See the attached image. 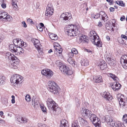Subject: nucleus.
I'll return each instance as SVG.
<instances>
[{
    "label": "nucleus",
    "instance_id": "1",
    "mask_svg": "<svg viewBox=\"0 0 127 127\" xmlns=\"http://www.w3.org/2000/svg\"><path fill=\"white\" fill-rule=\"evenodd\" d=\"M66 32L68 35L69 36H75L79 34L78 38L79 42H86V36L84 34H79L81 31V28L79 25H76L73 24L68 25L66 27Z\"/></svg>",
    "mask_w": 127,
    "mask_h": 127
},
{
    "label": "nucleus",
    "instance_id": "2",
    "mask_svg": "<svg viewBox=\"0 0 127 127\" xmlns=\"http://www.w3.org/2000/svg\"><path fill=\"white\" fill-rule=\"evenodd\" d=\"M5 58L8 60L13 61L12 63H9L8 66L9 67L13 69H16L19 63V60L17 57L10 52L6 53L5 55Z\"/></svg>",
    "mask_w": 127,
    "mask_h": 127
},
{
    "label": "nucleus",
    "instance_id": "3",
    "mask_svg": "<svg viewBox=\"0 0 127 127\" xmlns=\"http://www.w3.org/2000/svg\"><path fill=\"white\" fill-rule=\"evenodd\" d=\"M89 35L91 41L93 43L98 47L102 46V42L95 31H91Z\"/></svg>",
    "mask_w": 127,
    "mask_h": 127
},
{
    "label": "nucleus",
    "instance_id": "4",
    "mask_svg": "<svg viewBox=\"0 0 127 127\" xmlns=\"http://www.w3.org/2000/svg\"><path fill=\"white\" fill-rule=\"evenodd\" d=\"M47 89L50 92L55 94L59 91L60 88L53 81H49L48 83Z\"/></svg>",
    "mask_w": 127,
    "mask_h": 127
},
{
    "label": "nucleus",
    "instance_id": "5",
    "mask_svg": "<svg viewBox=\"0 0 127 127\" xmlns=\"http://www.w3.org/2000/svg\"><path fill=\"white\" fill-rule=\"evenodd\" d=\"M23 79V77L20 75L16 74L13 75L10 79L11 84L15 86H16L17 85L20 84L22 82Z\"/></svg>",
    "mask_w": 127,
    "mask_h": 127
},
{
    "label": "nucleus",
    "instance_id": "6",
    "mask_svg": "<svg viewBox=\"0 0 127 127\" xmlns=\"http://www.w3.org/2000/svg\"><path fill=\"white\" fill-rule=\"evenodd\" d=\"M107 75L108 76L112 78L115 82H117L118 81V79L115 75L111 73H108ZM115 86V88H114L113 87H112V88L114 89V90L115 91L119 90L121 87V84L118 83L116 82Z\"/></svg>",
    "mask_w": 127,
    "mask_h": 127
},
{
    "label": "nucleus",
    "instance_id": "7",
    "mask_svg": "<svg viewBox=\"0 0 127 127\" xmlns=\"http://www.w3.org/2000/svg\"><path fill=\"white\" fill-rule=\"evenodd\" d=\"M13 42L15 45L18 47L24 46L25 47L27 46L26 43L24 42L23 40L21 39H14L13 41Z\"/></svg>",
    "mask_w": 127,
    "mask_h": 127
},
{
    "label": "nucleus",
    "instance_id": "8",
    "mask_svg": "<svg viewBox=\"0 0 127 127\" xmlns=\"http://www.w3.org/2000/svg\"><path fill=\"white\" fill-rule=\"evenodd\" d=\"M42 74L46 76L47 78H50L53 74V72L49 69H44L41 71Z\"/></svg>",
    "mask_w": 127,
    "mask_h": 127
},
{
    "label": "nucleus",
    "instance_id": "9",
    "mask_svg": "<svg viewBox=\"0 0 127 127\" xmlns=\"http://www.w3.org/2000/svg\"><path fill=\"white\" fill-rule=\"evenodd\" d=\"M104 122L105 121L107 123L108 125L114 127L115 126L116 122L113 118L110 117L108 116H106L104 117Z\"/></svg>",
    "mask_w": 127,
    "mask_h": 127
},
{
    "label": "nucleus",
    "instance_id": "10",
    "mask_svg": "<svg viewBox=\"0 0 127 127\" xmlns=\"http://www.w3.org/2000/svg\"><path fill=\"white\" fill-rule=\"evenodd\" d=\"M59 45L57 43H56L55 45L54 46V48L55 49L54 53L57 56H60V54H61L62 51V49L60 47Z\"/></svg>",
    "mask_w": 127,
    "mask_h": 127
},
{
    "label": "nucleus",
    "instance_id": "11",
    "mask_svg": "<svg viewBox=\"0 0 127 127\" xmlns=\"http://www.w3.org/2000/svg\"><path fill=\"white\" fill-rule=\"evenodd\" d=\"M34 41V44L35 47L37 50L39 51V53H41V54H42V52L41 49L42 46L40 43V41L36 39H35Z\"/></svg>",
    "mask_w": 127,
    "mask_h": 127
},
{
    "label": "nucleus",
    "instance_id": "12",
    "mask_svg": "<svg viewBox=\"0 0 127 127\" xmlns=\"http://www.w3.org/2000/svg\"><path fill=\"white\" fill-rule=\"evenodd\" d=\"M53 11L52 6L50 5H48L45 12L46 16L48 17L50 16L53 14Z\"/></svg>",
    "mask_w": 127,
    "mask_h": 127
},
{
    "label": "nucleus",
    "instance_id": "13",
    "mask_svg": "<svg viewBox=\"0 0 127 127\" xmlns=\"http://www.w3.org/2000/svg\"><path fill=\"white\" fill-rule=\"evenodd\" d=\"M109 56H107L105 55V58L106 59V60L107 63L109 65L111 66L114 65L116 63V61L113 59H111L110 57V53H108Z\"/></svg>",
    "mask_w": 127,
    "mask_h": 127
},
{
    "label": "nucleus",
    "instance_id": "14",
    "mask_svg": "<svg viewBox=\"0 0 127 127\" xmlns=\"http://www.w3.org/2000/svg\"><path fill=\"white\" fill-rule=\"evenodd\" d=\"M70 15V14L68 12L63 13L60 16V19L62 20H68L71 18Z\"/></svg>",
    "mask_w": 127,
    "mask_h": 127
},
{
    "label": "nucleus",
    "instance_id": "15",
    "mask_svg": "<svg viewBox=\"0 0 127 127\" xmlns=\"http://www.w3.org/2000/svg\"><path fill=\"white\" fill-rule=\"evenodd\" d=\"M103 98L108 100H111L112 99V97L110 95L109 93L105 92L101 94Z\"/></svg>",
    "mask_w": 127,
    "mask_h": 127
},
{
    "label": "nucleus",
    "instance_id": "16",
    "mask_svg": "<svg viewBox=\"0 0 127 127\" xmlns=\"http://www.w3.org/2000/svg\"><path fill=\"white\" fill-rule=\"evenodd\" d=\"M100 69L102 70H104L107 67V64L103 60H101L100 61V63L99 65Z\"/></svg>",
    "mask_w": 127,
    "mask_h": 127
},
{
    "label": "nucleus",
    "instance_id": "17",
    "mask_svg": "<svg viewBox=\"0 0 127 127\" xmlns=\"http://www.w3.org/2000/svg\"><path fill=\"white\" fill-rule=\"evenodd\" d=\"M99 16H101L102 20L104 21L105 22V21H106L108 19V16H107L106 14L104 11H101L100 12L99 14Z\"/></svg>",
    "mask_w": 127,
    "mask_h": 127
},
{
    "label": "nucleus",
    "instance_id": "18",
    "mask_svg": "<svg viewBox=\"0 0 127 127\" xmlns=\"http://www.w3.org/2000/svg\"><path fill=\"white\" fill-rule=\"evenodd\" d=\"M94 81L96 83H99L102 81V77L100 76H95L93 77Z\"/></svg>",
    "mask_w": 127,
    "mask_h": 127
},
{
    "label": "nucleus",
    "instance_id": "19",
    "mask_svg": "<svg viewBox=\"0 0 127 127\" xmlns=\"http://www.w3.org/2000/svg\"><path fill=\"white\" fill-rule=\"evenodd\" d=\"M52 111H51L50 112L52 114H56V113L59 114L61 112V109L58 107V105Z\"/></svg>",
    "mask_w": 127,
    "mask_h": 127
},
{
    "label": "nucleus",
    "instance_id": "20",
    "mask_svg": "<svg viewBox=\"0 0 127 127\" xmlns=\"http://www.w3.org/2000/svg\"><path fill=\"white\" fill-rule=\"evenodd\" d=\"M21 47H17L15 49H16L15 53H16L17 55H19L21 53H23L24 52V50Z\"/></svg>",
    "mask_w": 127,
    "mask_h": 127
},
{
    "label": "nucleus",
    "instance_id": "21",
    "mask_svg": "<svg viewBox=\"0 0 127 127\" xmlns=\"http://www.w3.org/2000/svg\"><path fill=\"white\" fill-rule=\"evenodd\" d=\"M78 53L77 50L75 48H73L71 50V52L69 53V56L71 57H73L74 55L77 54Z\"/></svg>",
    "mask_w": 127,
    "mask_h": 127
},
{
    "label": "nucleus",
    "instance_id": "22",
    "mask_svg": "<svg viewBox=\"0 0 127 127\" xmlns=\"http://www.w3.org/2000/svg\"><path fill=\"white\" fill-rule=\"evenodd\" d=\"M68 122L65 119L62 120L61 121L60 127H67Z\"/></svg>",
    "mask_w": 127,
    "mask_h": 127
},
{
    "label": "nucleus",
    "instance_id": "23",
    "mask_svg": "<svg viewBox=\"0 0 127 127\" xmlns=\"http://www.w3.org/2000/svg\"><path fill=\"white\" fill-rule=\"evenodd\" d=\"M68 67V66L62 64L60 66L59 69L62 72L65 73Z\"/></svg>",
    "mask_w": 127,
    "mask_h": 127
},
{
    "label": "nucleus",
    "instance_id": "24",
    "mask_svg": "<svg viewBox=\"0 0 127 127\" xmlns=\"http://www.w3.org/2000/svg\"><path fill=\"white\" fill-rule=\"evenodd\" d=\"M72 57H69L67 61L69 64L72 65V66L75 67L76 65V62L74 60L72 59Z\"/></svg>",
    "mask_w": 127,
    "mask_h": 127
},
{
    "label": "nucleus",
    "instance_id": "25",
    "mask_svg": "<svg viewBox=\"0 0 127 127\" xmlns=\"http://www.w3.org/2000/svg\"><path fill=\"white\" fill-rule=\"evenodd\" d=\"M17 46L14 44H10L9 47V50L12 53H15Z\"/></svg>",
    "mask_w": 127,
    "mask_h": 127
},
{
    "label": "nucleus",
    "instance_id": "26",
    "mask_svg": "<svg viewBox=\"0 0 127 127\" xmlns=\"http://www.w3.org/2000/svg\"><path fill=\"white\" fill-rule=\"evenodd\" d=\"M91 121L93 122V123L96 121L97 118L96 116L94 114H92L89 117Z\"/></svg>",
    "mask_w": 127,
    "mask_h": 127
},
{
    "label": "nucleus",
    "instance_id": "27",
    "mask_svg": "<svg viewBox=\"0 0 127 127\" xmlns=\"http://www.w3.org/2000/svg\"><path fill=\"white\" fill-rule=\"evenodd\" d=\"M7 13L2 11H0V19H5L6 16L7 15Z\"/></svg>",
    "mask_w": 127,
    "mask_h": 127
},
{
    "label": "nucleus",
    "instance_id": "28",
    "mask_svg": "<svg viewBox=\"0 0 127 127\" xmlns=\"http://www.w3.org/2000/svg\"><path fill=\"white\" fill-rule=\"evenodd\" d=\"M53 102H55L51 98H48L46 101L47 105L48 108L51 106V104L53 103Z\"/></svg>",
    "mask_w": 127,
    "mask_h": 127
},
{
    "label": "nucleus",
    "instance_id": "29",
    "mask_svg": "<svg viewBox=\"0 0 127 127\" xmlns=\"http://www.w3.org/2000/svg\"><path fill=\"white\" fill-rule=\"evenodd\" d=\"M18 2L17 0H12V4L13 8L15 10H16L18 8L17 3Z\"/></svg>",
    "mask_w": 127,
    "mask_h": 127
},
{
    "label": "nucleus",
    "instance_id": "30",
    "mask_svg": "<svg viewBox=\"0 0 127 127\" xmlns=\"http://www.w3.org/2000/svg\"><path fill=\"white\" fill-rule=\"evenodd\" d=\"M79 120L81 125L85 126L88 125V123L87 121L82 118H79Z\"/></svg>",
    "mask_w": 127,
    "mask_h": 127
},
{
    "label": "nucleus",
    "instance_id": "31",
    "mask_svg": "<svg viewBox=\"0 0 127 127\" xmlns=\"http://www.w3.org/2000/svg\"><path fill=\"white\" fill-rule=\"evenodd\" d=\"M95 127H101V122L99 119L97 118L96 121L93 123Z\"/></svg>",
    "mask_w": 127,
    "mask_h": 127
},
{
    "label": "nucleus",
    "instance_id": "32",
    "mask_svg": "<svg viewBox=\"0 0 127 127\" xmlns=\"http://www.w3.org/2000/svg\"><path fill=\"white\" fill-rule=\"evenodd\" d=\"M51 105V106H50L48 108L50 112L51 111H52L55 108L56 106L58 105L55 101L53 102V103H52Z\"/></svg>",
    "mask_w": 127,
    "mask_h": 127
},
{
    "label": "nucleus",
    "instance_id": "33",
    "mask_svg": "<svg viewBox=\"0 0 127 127\" xmlns=\"http://www.w3.org/2000/svg\"><path fill=\"white\" fill-rule=\"evenodd\" d=\"M50 38L54 40H56L58 38V37L56 35L53 33H50L49 34Z\"/></svg>",
    "mask_w": 127,
    "mask_h": 127
},
{
    "label": "nucleus",
    "instance_id": "34",
    "mask_svg": "<svg viewBox=\"0 0 127 127\" xmlns=\"http://www.w3.org/2000/svg\"><path fill=\"white\" fill-rule=\"evenodd\" d=\"M81 63L82 65L87 66L89 64V61L87 59H85L82 60Z\"/></svg>",
    "mask_w": 127,
    "mask_h": 127
},
{
    "label": "nucleus",
    "instance_id": "35",
    "mask_svg": "<svg viewBox=\"0 0 127 127\" xmlns=\"http://www.w3.org/2000/svg\"><path fill=\"white\" fill-rule=\"evenodd\" d=\"M87 109L84 108H82L81 109L80 111L81 114L82 116L84 117L86 116V110H87Z\"/></svg>",
    "mask_w": 127,
    "mask_h": 127
},
{
    "label": "nucleus",
    "instance_id": "36",
    "mask_svg": "<svg viewBox=\"0 0 127 127\" xmlns=\"http://www.w3.org/2000/svg\"><path fill=\"white\" fill-rule=\"evenodd\" d=\"M5 78L4 76H0V86L3 85L5 83Z\"/></svg>",
    "mask_w": 127,
    "mask_h": 127
},
{
    "label": "nucleus",
    "instance_id": "37",
    "mask_svg": "<svg viewBox=\"0 0 127 127\" xmlns=\"http://www.w3.org/2000/svg\"><path fill=\"white\" fill-rule=\"evenodd\" d=\"M32 105L34 107L39 105V102L37 98H34V100L33 98L32 99Z\"/></svg>",
    "mask_w": 127,
    "mask_h": 127
},
{
    "label": "nucleus",
    "instance_id": "38",
    "mask_svg": "<svg viewBox=\"0 0 127 127\" xmlns=\"http://www.w3.org/2000/svg\"><path fill=\"white\" fill-rule=\"evenodd\" d=\"M115 125V127H125L123 124L119 121H116Z\"/></svg>",
    "mask_w": 127,
    "mask_h": 127
},
{
    "label": "nucleus",
    "instance_id": "39",
    "mask_svg": "<svg viewBox=\"0 0 127 127\" xmlns=\"http://www.w3.org/2000/svg\"><path fill=\"white\" fill-rule=\"evenodd\" d=\"M127 62V56L125 55L121 57V63Z\"/></svg>",
    "mask_w": 127,
    "mask_h": 127
},
{
    "label": "nucleus",
    "instance_id": "40",
    "mask_svg": "<svg viewBox=\"0 0 127 127\" xmlns=\"http://www.w3.org/2000/svg\"><path fill=\"white\" fill-rule=\"evenodd\" d=\"M73 72V71L72 69L69 68H67V70L65 73L68 75H70L72 74Z\"/></svg>",
    "mask_w": 127,
    "mask_h": 127
},
{
    "label": "nucleus",
    "instance_id": "41",
    "mask_svg": "<svg viewBox=\"0 0 127 127\" xmlns=\"http://www.w3.org/2000/svg\"><path fill=\"white\" fill-rule=\"evenodd\" d=\"M117 98L119 101L124 99V97L123 95L121 94H119L117 95Z\"/></svg>",
    "mask_w": 127,
    "mask_h": 127
},
{
    "label": "nucleus",
    "instance_id": "42",
    "mask_svg": "<svg viewBox=\"0 0 127 127\" xmlns=\"http://www.w3.org/2000/svg\"><path fill=\"white\" fill-rule=\"evenodd\" d=\"M86 116H85V118H88L91 116L92 113V111L88 109L87 110H86Z\"/></svg>",
    "mask_w": 127,
    "mask_h": 127
},
{
    "label": "nucleus",
    "instance_id": "43",
    "mask_svg": "<svg viewBox=\"0 0 127 127\" xmlns=\"http://www.w3.org/2000/svg\"><path fill=\"white\" fill-rule=\"evenodd\" d=\"M7 21H10L12 20V17L9 15L8 13L6 16V18H5Z\"/></svg>",
    "mask_w": 127,
    "mask_h": 127
},
{
    "label": "nucleus",
    "instance_id": "44",
    "mask_svg": "<svg viewBox=\"0 0 127 127\" xmlns=\"http://www.w3.org/2000/svg\"><path fill=\"white\" fill-rule=\"evenodd\" d=\"M116 3L120 6L124 7L125 6V4L123 3V1H116Z\"/></svg>",
    "mask_w": 127,
    "mask_h": 127
},
{
    "label": "nucleus",
    "instance_id": "45",
    "mask_svg": "<svg viewBox=\"0 0 127 127\" xmlns=\"http://www.w3.org/2000/svg\"><path fill=\"white\" fill-rule=\"evenodd\" d=\"M72 127H79L78 122L76 121H74L72 123Z\"/></svg>",
    "mask_w": 127,
    "mask_h": 127
},
{
    "label": "nucleus",
    "instance_id": "46",
    "mask_svg": "<svg viewBox=\"0 0 127 127\" xmlns=\"http://www.w3.org/2000/svg\"><path fill=\"white\" fill-rule=\"evenodd\" d=\"M121 63L122 66L124 68L126 69H127V62Z\"/></svg>",
    "mask_w": 127,
    "mask_h": 127
},
{
    "label": "nucleus",
    "instance_id": "47",
    "mask_svg": "<svg viewBox=\"0 0 127 127\" xmlns=\"http://www.w3.org/2000/svg\"><path fill=\"white\" fill-rule=\"evenodd\" d=\"M25 99L27 102H29L31 101V99L30 95H26L25 97Z\"/></svg>",
    "mask_w": 127,
    "mask_h": 127
},
{
    "label": "nucleus",
    "instance_id": "48",
    "mask_svg": "<svg viewBox=\"0 0 127 127\" xmlns=\"http://www.w3.org/2000/svg\"><path fill=\"white\" fill-rule=\"evenodd\" d=\"M119 102L120 106L123 107L125 106V102L124 101V99L122 100L119 101Z\"/></svg>",
    "mask_w": 127,
    "mask_h": 127
},
{
    "label": "nucleus",
    "instance_id": "49",
    "mask_svg": "<svg viewBox=\"0 0 127 127\" xmlns=\"http://www.w3.org/2000/svg\"><path fill=\"white\" fill-rule=\"evenodd\" d=\"M2 102L4 104L7 106L8 104V99L6 98H4L2 100Z\"/></svg>",
    "mask_w": 127,
    "mask_h": 127
},
{
    "label": "nucleus",
    "instance_id": "50",
    "mask_svg": "<svg viewBox=\"0 0 127 127\" xmlns=\"http://www.w3.org/2000/svg\"><path fill=\"white\" fill-rule=\"evenodd\" d=\"M122 120L124 122L126 123H127V115H124L123 118Z\"/></svg>",
    "mask_w": 127,
    "mask_h": 127
},
{
    "label": "nucleus",
    "instance_id": "51",
    "mask_svg": "<svg viewBox=\"0 0 127 127\" xmlns=\"http://www.w3.org/2000/svg\"><path fill=\"white\" fill-rule=\"evenodd\" d=\"M28 119L25 117H21V122L26 123L27 122Z\"/></svg>",
    "mask_w": 127,
    "mask_h": 127
},
{
    "label": "nucleus",
    "instance_id": "52",
    "mask_svg": "<svg viewBox=\"0 0 127 127\" xmlns=\"http://www.w3.org/2000/svg\"><path fill=\"white\" fill-rule=\"evenodd\" d=\"M99 17V14H97L96 15L94 14H93L92 15V18L94 19H97Z\"/></svg>",
    "mask_w": 127,
    "mask_h": 127
},
{
    "label": "nucleus",
    "instance_id": "53",
    "mask_svg": "<svg viewBox=\"0 0 127 127\" xmlns=\"http://www.w3.org/2000/svg\"><path fill=\"white\" fill-rule=\"evenodd\" d=\"M75 100L76 101V105L78 107L79 106V99L77 98H76L75 99Z\"/></svg>",
    "mask_w": 127,
    "mask_h": 127
},
{
    "label": "nucleus",
    "instance_id": "54",
    "mask_svg": "<svg viewBox=\"0 0 127 127\" xmlns=\"http://www.w3.org/2000/svg\"><path fill=\"white\" fill-rule=\"evenodd\" d=\"M40 107L41 110L43 112H46V109L45 107L41 106Z\"/></svg>",
    "mask_w": 127,
    "mask_h": 127
},
{
    "label": "nucleus",
    "instance_id": "55",
    "mask_svg": "<svg viewBox=\"0 0 127 127\" xmlns=\"http://www.w3.org/2000/svg\"><path fill=\"white\" fill-rule=\"evenodd\" d=\"M27 22L29 24H31L34 23L32 21V20L30 19H28L27 20Z\"/></svg>",
    "mask_w": 127,
    "mask_h": 127
},
{
    "label": "nucleus",
    "instance_id": "56",
    "mask_svg": "<svg viewBox=\"0 0 127 127\" xmlns=\"http://www.w3.org/2000/svg\"><path fill=\"white\" fill-rule=\"evenodd\" d=\"M22 27L25 28H26L27 27L26 24L24 21L22 22Z\"/></svg>",
    "mask_w": 127,
    "mask_h": 127
},
{
    "label": "nucleus",
    "instance_id": "57",
    "mask_svg": "<svg viewBox=\"0 0 127 127\" xmlns=\"http://www.w3.org/2000/svg\"><path fill=\"white\" fill-rule=\"evenodd\" d=\"M5 38L3 34H0V40L2 41V40Z\"/></svg>",
    "mask_w": 127,
    "mask_h": 127
},
{
    "label": "nucleus",
    "instance_id": "58",
    "mask_svg": "<svg viewBox=\"0 0 127 127\" xmlns=\"http://www.w3.org/2000/svg\"><path fill=\"white\" fill-rule=\"evenodd\" d=\"M89 53V54L91 55L94 53V51H93L90 49H87L86 50Z\"/></svg>",
    "mask_w": 127,
    "mask_h": 127
},
{
    "label": "nucleus",
    "instance_id": "59",
    "mask_svg": "<svg viewBox=\"0 0 127 127\" xmlns=\"http://www.w3.org/2000/svg\"><path fill=\"white\" fill-rule=\"evenodd\" d=\"M37 28L38 30L40 31H42L43 30L42 28L40 26H38L37 27Z\"/></svg>",
    "mask_w": 127,
    "mask_h": 127
},
{
    "label": "nucleus",
    "instance_id": "60",
    "mask_svg": "<svg viewBox=\"0 0 127 127\" xmlns=\"http://www.w3.org/2000/svg\"><path fill=\"white\" fill-rule=\"evenodd\" d=\"M116 84L115 83H114L113 84L112 83H111L110 84V86H111V88L114 90V89L112 88V87H113L114 88H115V85Z\"/></svg>",
    "mask_w": 127,
    "mask_h": 127
},
{
    "label": "nucleus",
    "instance_id": "61",
    "mask_svg": "<svg viewBox=\"0 0 127 127\" xmlns=\"http://www.w3.org/2000/svg\"><path fill=\"white\" fill-rule=\"evenodd\" d=\"M55 63L57 65H59L61 64V63L60 60H58L55 62Z\"/></svg>",
    "mask_w": 127,
    "mask_h": 127
},
{
    "label": "nucleus",
    "instance_id": "62",
    "mask_svg": "<svg viewBox=\"0 0 127 127\" xmlns=\"http://www.w3.org/2000/svg\"><path fill=\"white\" fill-rule=\"evenodd\" d=\"M121 37L122 38H124L126 40L127 39V36L124 35L122 34L121 35Z\"/></svg>",
    "mask_w": 127,
    "mask_h": 127
},
{
    "label": "nucleus",
    "instance_id": "63",
    "mask_svg": "<svg viewBox=\"0 0 127 127\" xmlns=\"http://www.w3.org/2000/svg\"><path fill=\"white\" fill-rule=\"evenodd\" d=\"M1 6L3 8H5L6 7V5L5 3H3L1 4Z\"/></svg>",
    "mask_w": 127,
    "mask_h": 127
},
{
    "label": "nucleus",
    "instance_id": "64",
    "mask_svg": "<svg viewBox=\"0 0 127 127\" xmlns=\"http://www.w3.org/2000/svg\"><path fill=\"white\" fill-rule=\"evenodd\" d=\"M102 24L101 22H98V26L99 27H100L102 26Z\"/></svg>",
    "mask_w": 127,
    "mask_h": 127
}]
</instances>
